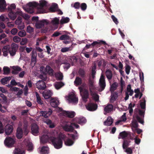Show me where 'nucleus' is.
I'll use <instances>...</instances> for the list:
<instances>
[{
	"label": "nucleus",
	"mask_w": 154,
	"mask_h": 154,
	"mask_svg": "<svg viewBox=\"0 0 154 154\" xmlns=\"http://www.w3.org/2000/svg\"><path fill=\"white\" fill-rule=\"evenodd\" d=\"M18 34L20 37H24L26 35V33L25 31L22 30L18 32Z\"/></svg>",
	"instance_id": "nucleus-53"
},
{
	"label": "nucleus",
	"mask_w": 154,
	"mask_h": 154,
	"mask_svg": "<svg viewBox=\"0 0 154 154\" xmlns=\"http://www.w3.org/2000/svg\"><path fill=\"white\" fill-rule=\"evenodd\" d=\"M65 144L68 146H71L73 143V141L70 139H68L67 140L64 141Z\"/></svg>",
	"instance_id": "nucleus-50"
},
{
	"label": "nucleus",
	"mask_w": 154,
	"mask_h": 154,
	"mask_svg": "<svg viewBox=\"0 0 154 154\" xmlns=\"http://www.w3.org/2000/svg\"><path fill=\"white\" fill-rule=\"evenodd\" d=\"M82 83V80L79 77H77L74 82L75 85L76 86H77L81 85Z\"/></svg>",
	"instance_id": "nucleus-38"
},
{
	"label": "nucleus",
	"mask_w": 154,
	"mask_h": 154,
	"mask_svg": "<svg viewBox=\"0 0 154 154\" xmlns=\"http://www.w3.org/2000/svg\"><path fill=\"white\" fill-rule=\"evenodd\" d=\"M23 135V131L22 128L20 127H18L17 130L16 136L19 139L22 138Z\"/></svg>",
	"instance_id": "nucleus-24"
},
{
	"label": "nucleus",
	"mask_w": 154,
	"mask_h": 154,
	"mask_svg": "<svg viewBox=\"0 0 154 154\" xmlns=\"http://www.w3.org/2000/svg\"><path fill=\"white\" fill-rule=\"evenodd\" d=\"M60 39L61 40H68L70 39V37L67 35L64 34L60 36Z\"/></svg>",
	"instance_id": "nucleus-49"
},
{
	"label": "nucleus",
	"mask_w": 154,
	"mask_h": 154,
	"mask_svg": "<svg viewBox=\"0 0 154 154\" xmlns=\"http://www.w3.org/2000/svg\"><path fill=\"white\" fill-rule=\"evenodd\" d=\"M113 106L112 105L108 104L106 105V113H109L112 111Z\"/></svg>",
	"instance_id": "nucleus-48"
},
{
	"label": "nucleus",
	"mask_w": 154,
	"mask_h": 154,
	"mask_svg": "<svg viewBox=\"0 0 154 154\" xmlns=\"http://www.w3.org/2000/svg\"><path fill=\"white\" fill-rule=\"evenodd\" d=\"M28 42V39L26 38H23L20 42V44L21 45H26Z\"/></svg>",
	"instance_id": "nucleus-56"
},
{
	"label": "nucleus",
	"mask_w": 154,
	"mask_h": 154,
	"mask_svg": "<svg viewBox=\"0 0 154 154\" xmlns=\"http://www.w3.org/2000/svg\"><path fill=\"white\" fill-rule=\"evenodd\" d=\"M36 88L40 90H44L46 88L45 83L43 81L39 80L35 84Z\"/></svg>",
	"instance_id": "nucleus-11"
},
{
	"label": "nucleus",
	"mask_w": 154,
	"mask_h": 154,
	"mask_svg": "<svg viewBox=\"0 0 154 154\" xmlns=\"http://www.w3.org/2000/svg\"><path fill=\"white\" fill-rule=\"evenodd\" d=\"M67 99L70 103H77L78 102V98L73 93L69 94Z\"/></svg>",
	"instance_id": "nucleus-10"
},
{
	"label": "nucleus",
	"mask_w": 154,
	"mask_h": 154,
	"mask_svg": "<svg viewBox=\"0 0 154 154\" xmlns=\"http://www.w3.org/2000/svg\"><path fill=\"white\" fill-rule=\"evenodd\" d=\"M13 40L15 43H18L20 41L21 38L18 36H15L13 38Z\"/></svg>",
	"instance_id": "nucleus-59"
},
{
	"label": "nucleus",
	"mask_w": 154,
	"mask_h": 154,
	"mask_svg": "<svg viewBox=\"0 0 154 154\" xmlns=\"http://www.w3.org/2000/svg\"><path fill=\"white\" fill-rule=\"evenodd\" d=\"M52 110L50 109L48 111H42L40 112V115L45 118H47L50 116L52 114Z\"/></svg>",
	"instance_id": "nucleus-20"
},
{
	"label": "nucleus",
	"mask_w": 154,
	"mask_h": 154,
	"mask_svg": "<svg viewBox=\"0 0 154 154\" xmlns=\"http://www.w3.org/2000/svg\"><path fill=\"white\" fill-rule=\"evenodd\" d=\"M64 85V83L61 82H56L54 84L55 88L57 90L60 89Z\"/></svg>",
	"instance_id": "nucleus-29"
},
{
	"label": "nucleus",
	"mask_w": 154,
	"mask_h": 154,
	"mask_svg": "<svg viewBox=\"0 0 154 154\" xmlns=\"http://www.w3.org/2000/svg\"><path fill=\"white\" fill-rule=\"evenodd\" d=\"M87 109L90 111H94L97 109V105L96 104L90 103L86 106Z\"/></svg>",
	"instance_id": "nucleus-13"
},
{
	"label": "nucleus",
	"mask_w": 154,
	"mask_h": 154,
	"mask_svg": "<svg viewBox=\"0 0 154 154\" xmlns=\"http://www.w3.org/2000/svg\"><path fill=\"white\" fill-rule=\"evenodd\" d=\"M46 4V2L44 0L40 1L39 4L35 2H30L27 5L26 9L25 10L27 12L32 13L33 12V8H37L38 9L42 10Z\"/></svg>",
	"instance_id": "nucleus-2"
},
{
	"label": "nucleus",
	"mask_w": 154,
	"mask_h": 154,
	"mask_svg": "<svg viewBox=\"0 0 154 154\" xmlns=\"http://www.w3.org/2000/svg\"><path fill=\"white\" fill-rule=\"evenodd\" d=\"M55 76L57 80H61L63 79V75L62 73L60 72H58L55 74Z\"/></svg>",
	"instance_id": "nucleus-36"
},
{
	"label": "nucleus",
	"mask_w": 154,
	"mask_h": 154,
	"mask_svg": "<svg viewBox=\"0 0 154 154\" xmlns=\"http://www.w3.org/2000/svg\"><path fill=\"white\" fill-rule=\"evenodd\" d=\"M145 111L139 109L138 110V114H136L134 115V117L137 119L138 122L143 125L144 119L145 115Z\"/></svg>",
	"instance_id": "nucleus-5"
},
{
	"label": "nucleus",
	"mask_w": 154,
	"mask_h": 154,
	"mask_svg": "<svg viewBox=\"0 0 154 154\" xmlns=\"http://www.w3.org/2000/svg\"><path fill=\"white\" fill-rule=\"evenodd\" d=\"M48 23V21L46 20H43L36 22L35 24L36 27L38 29L42 28L45 25H47Z\"/></svg>",
	"instance_id": "nucleus-12"
},
{
	"label": "nucleus",
	"mask_w": 154,
	"mask_h": 154,
	"mask_svg": "<svg viewBox=\"0 0 154 154\" xmlns=\"http://www.w3.org/2000/svg\"><path fill=\"white\" fill-rule=\"evenodd\" d=\"M126 113H124L123 115L122 116L121 118V120H118L117 122H116V125H118L121 122H125L127 118L126 116Z\"/></svg>",
	"instance_id": "nucleus-41"
},
{
	"label": "nucleus",
	"mask_w": 154,
	"mask_h": 154,
	"mask_svg": "<svg viewBox=\"0 0 154 154\" xmlns=\"http://www.w3.org/2000/svg\"><path fill=\"white\" fill-rule=\"evenodd\" d=\"M11 77L10 76L6 77L2 79L1 82L2 84L4 85L7 84V82L11 79Z\"/></svg>",
	"instance_id": "nucleus-37"
},
{
	"label": "nucleus",
	"mask_w": 154,
	"mask_h": 154,
	"mask_svg": "<svg viewBox=\"0 0 154 154\" xmlns=\"http://www.w3.org/2000/svg\"><path fill=\"white\" fill-rule=\"evenodd\" d=\"M8 14L9 17L12 20H14L17 17V12L16 13L13 12V11H9Z\"/></svg>",
	"instance_id": "nucleus-34"
},
{
	"label": "nucleus",
	"mask_w": 154,
	"mask_h": 154,
	"mask_svg": "<svg viewBox=\"0 0 154 154\" xmlns=\"http://www.w3.org/2000/svg\"><path fill=\"white\" fill-rule=\"evenodd\" d=\"M49 148L47 146H44L43 147L40 151V153L41 154H46L48 152Z\"/></svg>",
	"instance_id": "nucleus-35"
},
{
	"label": "nucleus",
	"mask_w": 154,
	"mask_h": 154,
	"mask_svg": "<svg viewBox=\"0 0 154 154\" xmlns=\"http://www.w3.org/2000/svg\"><path fill=\"white\" fill-rule=\"evenodd\" d=\"M57 5L55 4L54 6H53L50 8V11L52 12H55L57 11Z\"/></svg>",
	"instance_id": "nucleus-58"
},
{
	"label": "nucleus",
	"mask_w": 154,
	"mask_h": 154,
	"mask_svg": "<svg viewBox=\"0 0 154 154\" xmlns=\"http://www.w3.org/2000/svg\"><path fill=\"white\" fill-rule=\"evenodd\" d=\"M72 49V47H65L62 48L61 49V51L62 52H65L69 51H71Z\"/></svg>",
	"instance_id": "nucleus-52"
},
{
	"label": "nucleus",
	"mask_w": 154,
	"mask_h": 154,
	"mask_svg": "<svg viewBox=\"0 0 154 154\" xmlns=\"http://www.w3.org/2000/svg\"><path fill=\"white\" fill-rule=\"evenodd\" d=\"M40 70L42 73L45 74L44 75L40 76V78L43 81H46L47 79V78L45 74H48L51 76L53 75L54 70L49 66L47 65L46 67L41 66Z\"/></svg>",
	"instance_id": "nucleus-3"
},
{
	"label": "nucleus",
	"mask_w": 154,
	"mask_h": 154,
	"mask_svg": "<svg viewBox=\"0 0 154 154\" xmlns=\"http://www.w3.org/2000/svg\"><path fill=\"white\" fill-rule=\"evenodd\" d=\"M26 31L27 32L31 33L34 31V29L29 26L27 27Z\"/></svg>",
	"instance_id": "nucleus-61"
},
{
	"label": "nucleus",
	"mask_w": 154,
	"mask_h": 154,
	"mask_svg": "<svg viewBox=\"0 0 154 154\" xmlns=\"http://www.w3.org/2000/svg\"><path fill=\"white\" fill-rule=\"evenodd\" d=\"M32 133L35 135L38 132V127L36 124H33L31 127Z\"/></svg>",
	"instance_id": "nucleus-16"
},
{
	"label": "nucleus",
	"mask_w": 154,
	"mask_h": 154,
	"mask_svg": "<svg viewBox=\"0 0 154 154\" xmlns=\"http://www.w3.org/2000/svg\"><path fill=\"white\" fill-rule=\"evenodd\" d=\"M52 94V92L50 90H45L42 93L43 96L46 99L50 98Z\"/></svg>",
	"instance_id": "nucleus-14"
},
{
	"label": "nucleus",
	"mask_w": 154,
	"mask_h": 154,
	"mask_svg": "<svg viewBox=\"0 0 154 154\" xmlns=\"http://www.w3.org/2000/svg\"><path fill=\"white\" fill-rule=\"evenodd\" d=\"M50 140L56 149H59L62 147L63 142L60 138L51 137Z\"/></svg>",
	"instance_id": "nucleus-4"
},
{
	"label": "nucleus",
	"mask_w": 154,
	"mask_h": 154,
	"mask_svg": "<svg viewBox=\"0 0 154 154\" xmlns=\"http://www.w3.org/2000/svg\"><path fill=\"white\" fill-rule=\"evenodd\" d=\"M50 104L52 107L55 108L58 106L59 104V102L57 99L53 98L51 99Z\"/></svg>",
	"instance_id": "nucleus-18"
},
{
	"label": "nucleus",
	"mask_w": 154,
	"mask_h": 154,
	"mask_svg": "<svg viewBox=\"0 0 154 154\" xmlns=\"http://www.w3.org/2000/svg\"><path fill=\"white\" fill-rule=\"evenodd\" d=\"M24 142L26 143V144L28 148V151H31L33 149V144L32 143L30 142L29 139H25L24 140Z\"/></svg>",
	"instance_id": "nucleus-23"
},
{
	"label": "nucleus",
	"mask_w": 154,
	"mask_h": 154,
	"mask_svg": "<svg viewBox=\"0 0 154 154\" xmlns=\"http://www.w3.org/2000/svg\"><path fill=\"white\" fill-rule=\"evenodd\" d=\"M114 48H111L110 49H108L107 51L108 54L110 55L109 56H108L107 57L110 59H115L117 58V54L116 53L114 54L112 56H111L112 54L114 51Z\"/></svg>",
	"instance_id": "nucleus-15"
},
{
	"label": "nucleus",
	"mask_w": 154,
	"mask_h": 154,
	"mask_svg": "<svg viewBox=\"0 0 154 154\" xmlns=\"http://www.w3.org/2000/svg\"><path fill=\"white\" fill-rule=\"evenodd\" d=\"M110 91L111 92H114L117 89L118 86V84L116 82H114L111 85V82H110Z\"/></svg>",
	"instance_id": "nucleus-31"
},
{
	"label": "nucleus",
	"mask_w": 154,
	"mask_h": 154,
	"mask_svg": "<svg viewBox=\"0 0 154 154\" xmlns=\"http://www.w3.org/2000/svg\"><path fill=\"white\" fill-rule=\"evenodd\" d=\"M105 43L106 42H105L98 40L94 42L93 43H91V45H92V47H94L95 45H100L101 44H105Z\"/></svg>",
	"instance_id": "nucleus-40"
},
{
	"label": "nucleus",
	"mask_w": 154,
	"mask_h": 154,
	"mask_svg": "<svg viewBox=\"0 0 154 154\" xmlns=\"http://www.w3.org/2000/svg\"><path fill=\"white\" fill-rule=\"evenodd\" d=\"M18 46L17 44L13 43L11 44V47L9 49V51L11 56H14L18 49Z\"/></svg>",
	"instance_id": "nucleus-8"
},
{
	"label": "nucleus",
	"mask_w": 154,
	"mask_h": 154,
	"mask_svg": "<svg viewBox=\"0 0 154 154\" xmlns=\"http://www.w3.org/2000/svg\"><path fill=\"white\" fill-rule=\"evenodd\" d=\"M6 3L5 0H0V11H3L6 8Z\"/></svg>",
	"instance_id": "nucleus-25"
},
{
	"label": "nucleus",
	"mask_w": 154,
	"mask_h": 154,
	"mask_svg": "<svg viewBox=\"0 0 154 154\" xmlns=\"http://www.w3.org/2000/svg\"><path fill=\"white\" fill-rule=\"evenodd\" d=\"M143 102H141L140 103V106L142 109H145L146 108V100L144 98L142 99Z\"/></svg>",
	"instance_id": "nucleus-55"
},
{
	"label": "nucleus",
	"mask_w": 154,
	"mask_h": 154,
	"mask_svg": "<svg viewBox=\"0 0 154 154\" xmlns=\"http://www.w3.org/2000/svg\"><path fill=\"white\" fill-rule=\"evenodd\" d=\"M125 152L129 154H132L133 151L132 149L130 147H127L125 149Z\"/></svg>",
	"instance_id": "nucleus-62"
},
{
	"label": "nucleus",
	"mask_w": 154,
	"mask_h": 154,
	"mask_svg": "<svg viewBox=\"0 0 154 154\" xmlns=\"http://www.w3.org/2000/svg\"><path fill=\"white\" fill-rule=\"evenodd\" d=\"M10 32L11 34L14 35L17 33L18 30L16 28H14L12 29Z\"/></svg>",
	"instance_id": "nucleus-63"
},
{
	"label": "nucleus",
	"mask_w": 154,
	"mask_h": 154,
	"mask_svg": "<svg viewBox=\"0 0 154 154\" xmlns=\"http://www.w3.org/2000/svg\"><path fill=\"white\" fill-rule=\"evenodd\" d=\"M125 83V82L123 80L122 77H121L120 79L121 92H122V91L123 86L124 85Z\"/></svg>",
	"instance_id": "nucleus-60"
},
{
	"label": "nucleus",
	"mask_w": 154,
	"mask_h": 154,
	"mask_svg": "<svg viewBox=\"0 0 154 154\" xmlns=\"http://www.w3.org/2000/svg\"><path fill=\"white\" fill-rule=\"evenodd\" d=\"M14 142V139L9 137H7L4 141L5 145L8 147L12 146Z\"/></svg>",
	"instance_id": "nucleus-9"
},
{
	"label": "nucleus",
	"mask_w": 154,
	"mask_h": 154,
	"mask_svg": "<svg viewBox=\"0 0 154 154\" xmlns=\"http://www.w3.org/2000/svg\"><path fill=\"white\" fill-rule=\"evenodd\" d=\"M16 5L14 4H12L8 7V10L9 11H12V10L15 9Z\"/></svg>",
	"instance_id": "nucleus-57"
},
{
	"label": "nucleus",
	"mask_w": 154,
	"mask_h": 154,
	"mask_svg": "<svg viewBox=\"0 0 154 154\" xmlns=\"http://www.w3.org/2000/svg\"><path fill=\"white\" fill-rule=\"evenodd\" d=\"M82 99L84 101L86 102L87 99L88 98L89 93L88 90L84 89L83 87L81 86L79 88Z\"/></svg>",
	"instance_id": "nucleus-6"
},
{
	"label": "nucleus",
	"mask_w": 154,
	"mask_h": 154,
	"mask_svg": "<svg viewBox=\"0 0 154 154\" xmlns=\"http://www.w3.org/2000/svg\"><path fill=\"white\" fill-rule=\"evenodd\" d=\"M69 19L68 17H62L60 20V23L61 24L67 23L69 22Z\"/></svg>",
	"instance_id": "nucleus-46"
},
{
	"label": "nucleus",
	"mask_w": 154,
	"mask_h": 154,
	"mask_svg": "<svg viewBox=\"0 0 154 154\" xmlns=\"http://www.w3.org/2000/svg\"><path fill=\"white\" fill-rule=\"evenodd\" d=\"M113 119L111 117H108L106 119V125L110 126L112 124Z\"/></svg>",
	"instance_id": "nucleus-47"
},
{
	"label": "nucleus",
	"mask_w": 154,
	"mask_h": 154,
	"mask_svg": "<svg viewBox=\"0 0 154 154\" xmlns=\"http://www.w3.org/2000/svg\"><path fill=\"white\" fill-rule=\"evenodd\" d=\"M110 102L112 103L115 101L118 97V93L117 92H111Z\"/></svg>",
	"instance_id": "nucleus-22"
},
{
	"label": "nucleus",
	"mask_w": 154,
	"mask_h": 154,
	"mask_svg": "<svg viewBox=\"0 0 154 154\" xmlns=\"http://www.w3.org/2000/svg\"><path fill=\"white\" fill-rule=\"evenodd\" d=\"M76 121L79 124H83L86 122V120L84 117H80L77 119Z\"/></svg>",
	"instance_id": "nucleus-39"
},
{
	"label": "nucleus",
	"mask_w": 154,
	"mask_h": 154,
	"mask_svg": "<svg viewBox=\"0 0 154 154\" xmlns=\"http://www.w3.org/2000/svg\"><path fill=\"white\" fill-rule=\"evenodd\" d=\"M59 22V20L56 17L52 19L51 21L52 24L55 26L54 30L56 29L57 28V25H58Z\"/></svg>",
	"instance_id": "nucleus-28"
},
{
	"label": "nucleus",
	"mask_w": 154,
	"mask_h": 154,
	"mask_svg": "<svg viewBox=\"0 0 154 154\" xmlns=\"http://www.w3.org/2000/svg\"><path fill=\"white\" fill-rule=\"evenodd\" d=\"M22 21V18L18 17L15 22V24L17 25V28L20 30H22L25 28L24 24Z\"/></svg>",
	"instance_id": "nucleus-7"
},
{
	"label": "nucleus",
	"mask_w": 154,
	"mask_h": 154,
	"mask_svg": "<svg viewBox=\"0 0 154 154\" xmlns=\"http://www.w3.org/2000/svg\"><path fill=\"white\" fill-rule=\"evenodd\" d=\"M131 142V141L125 140L123 141L122 144V147L124 149H126L129 145V144Z\"/></svg>",
	"instance_id": "nucleus-43"
},
{
	"label": "nucleus",
	"mask_w": 154,
	"mask_h": 154,
	"mask_svg": "<svg viewBox=\"0 0 154 154\" xmlns=\"http://www.w3.org/2000/svg\"><path fill=\"white\" fill-rule=\"evenodd\" d=\"M129 134L126 131H124L120 133L119 135L122 139H124L128 137Z\"/></svg>",
	"instance_id": "nucleus-45"
},
{
	"label": "nucleus",
	"mask_w": 154,
	"mask_h": 154,
	"mask_svg": "<svg viewBox=\"0 0 154 154\" xmlns=\"http://www.w3.org/2000/svg\"><path fill=\"white\" fill-rule=\"evenodd\" d=\"M31 60L32 62L35 63L36 61L37 54L35 51H32L31 53Z\"/></svg>",
	"instance_id": "nucleus-32"
},
{
	"label": "nucleus",
	"mask_w": 154,
	"mask_h": 154,
	"mask_svg": "<svg viewBox=\"0 0 154 154\" xmlns=\"http://www.w3.org/2000/svg\"><path fill=\"white\" fill-rule=\"evenodd\" d=\"M64 116H68L70 118H73L75 115V113L73 112L64 111L63 112Z\"/></svg>",
	"instance_id": "nucleus-27"
},
{
	"label": "nucleus",
	"mask_w": 154,
	"mask_h": 154,
	"mask_svg": "<svg viewBox=\"0 0 154 154\" xmlns=\"http://www.w3.org/2000/svg\"><path fill=\"white\" fill-rule=\"evenodd\" d=\"M87 5L85 3H82L80 5L81 9L82 11H85L87 8Z\"/></svg>",
	"instance_id": "nucleus-64"
},
{
	"label": "nucleus",
	"mask_w": 154,
	"mask_h": 154,
	"mask_svg": "<svg viewBox=\"0 0 154 154\" xmlns=\"http://www.w3.org/2000/svg\"><path fill=\"white\" fill-rule=\"evenodd\" d=\"M94 81L90 79L89 81V88L91 94L94 100L97 101L98 100L99 97L96 92V90L99 91H101L104 89L105 80L104 77L102 75L100 77L99 80L100 88H96L94 85Z\"/></svg>",
	"instance_id": "nucleus-1"
},
{
	"label": "nucleus",
	"mask_w": 154,
	"mask_h": 154,
	"mask_svg": "<svg viewBox=\"0 0 154 154\" xmlns=\"http://www.w3.org/2000/svg\"><path fill=\"white\" fill-rule=\"evenodd\" d=\"M44 122L48 125H49V127L51 128H53L54 127L53 124L51 123V121L50 119H46L43 120Z\"/></svg>",
	"instance_id": "nucleus-42"
},
{
	"label": "nucleus",
	"mask_w": 154,
	"mask_h": 154,
	"mask_svg": "<svg viewBox=\"0 0 154 154\" xmlns=\"http://www.w3.org/2000/svg\"><path fill=\"white\" fill-rule=\"evenodd\" d=\"M108 72H109V70H106V78L109 80V82H110V80L111 79L112 77V74L111 72H109V74H108Z\"/></svg>",
	"instance_id": "nucleus-54"
},
{
	"label": "nucleus",
	"mask_w": 154,
	"mask_h": 154,
	"mask_svg": "<svg viewBox=\"0 0 154 154\" xmlns=\"http://www.w3.org/2000/svg\"><path fill=\"white\" fill-rule=\"evenodd\" d=\"M49 140H50V137L49 138L48 135H43L40 138V142L44 143Z\"/></svg>",
	"instance_id": "nucleus-30"
},
{
	"label": "nucleus",
	"mask_w": 154,
	"mask_h": 154,
	"mask_svg": "<svg viewBox=\"0 0 154 154\" xmlns=\"http://www.w3.org/2000/svg\"><path fill=\"white\" fill-rule=\"evenodd\" d=\"M14 154H25V151L23 149H16L13 152Z\"/></svg>",
	"instance_id": "nucleus-33"
},
{
	"label": "nucleus",
	"mask_w": 154,
	"mask_h": 154,
	"mask_svg": "<svg viewBox=\"0 0 154 154\" xmlns=\"http://www.w3.org/2000/svg\"><path fill=\"white\" fill-rule=\"evenodd\" d=\"M11 68L13 69L12 73L14 74H18L19 72L22 70V69L18 66H13Z\"/></svg>",
	"instance_id": "nucleus-21"
},
{
	"label": "nucleus",
	"mask_w": 154,
	"mask_h": 154,
	"mask_svg": "<svg viewBox=\"0 0 154 154\" xmlns=\"http://www.w3.org/2000/svg\"><path fill=\"white\" fill-rule=\"evenodd\" d=\"M35 94L37 103L42 106H44V101L41 99L38 94L37 92H35Z\"/></svg>",
	"instance_id": "nucleus-26"
},
{
	"label": "nucleus",
	"mask_w": 154,
	"mask_h": 154,
	"mask_svg": "<svg viewBox=\"0 0 154 154\" xmlns=\"http://www.w3.org/2000/svg\"><path fill=\"white\" fill-rule=\"evenodd\" d=\"M5 131L6 134L9 135L12 133L13 131V127L10 125H8L5 126Z\"/></svg>",
	"instance_id": "nucleus-19"
},
{
	"label": "nucleus",
	"mask_w": 154,
	"mask_h": 154,
	"mask_svg": "<svg viewBox=\"0 0 154 154\" xmlns=\"http://www.w3.org/2000/svg\"><path fill=\"white\" fill-rule=\"evenodd\" d=\"M17 14L19 16H22L26 19H28L29 18V17L28 15L23 14L22 12L20 11H17Z\"/></svg>",
	"instance_id": "nucleus-44"
},
{
	"label": "nucleus",
	"mask_w": 154,
	"mask_h": 154,
	"mask_svg": "<svg viewBox=\"0 0 154 154\" xmlns=\"http://www.w3.org/2000/svg\"><path fill=\"white\" fill-rule=\"evenodd\" d=\"M4 74L8 75L9 73L10 70L9 68L7 66H4L3 68Z\"/></svg>",
	"instance_id": "nucleus-51"
},
{
	"label": "nucleus",
	"mask_w": 154,
	"mask_h": 154,
	"mask_svg": "<svg viewBox=\"0 0 154 154\" xmlns=\"http://www.w3.org/2000/svg\"><path fill=\"white\" fill-rule=\"evenodd\" d=\"M63 129L66 131L72 132L74 130L73 127L72 126V123L70 125L66 124L63 127Z\"/></svg>",
	"instance_id": "nucleus-17"
}]
</instances>
